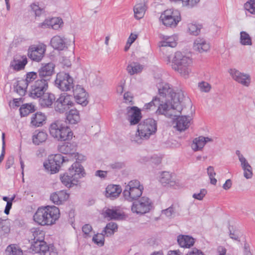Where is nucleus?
<instances>
[{
  "mask_svg": "<svg viewBox=\"0 0 255 255\" xmlns=\"http://www.w3.org/2000/svg\"><path fill=\"white\" fill-rule=\"evenodd\" d=\"M200 0H170L171 2H178L181 1L183 5L192 8L195 6Z\"/></svg>",
  "mask_w": 255,
  "mask_h": 255,
  "instance_id": "de8ad7c7",
  "label": "nucleus"
},
{
  "mask_svg": "<svg viewBox=\"0 0 255 255\" xmlns=\"http://www.w3.org/2000/svg\"><path fill=\"white\" fill-rule=\"evenodd\" d=\"M73 78L69 73L60 72L57 74L55 86L62 91H68L73 88Z\"/></svg>",
  "mask_w": 255,
  "mask_h": 255,
  "instance_id": "9b49d317",
  "label": "nucleus"
},
{
  "mask_svg": "<svg viewBox=\"0 0 255 255\" xmlns=\"http://www.w3.org/2000/svg\"><path fill=\"white\" fill-rule=\"evenodd\" d=\"M66 120L70 124H76L80 121L79 112L76 109H71L66 113Z\"/></svg>",
  "mask_w": 255,
  "mask_h": 255,
  "instance_id": "7c9ffc66",
  "label": "nucleus"
},
{
  "mask_svg": "<svg viewBox=\"0 0 255 255\" xmlns=\"http://www.w3.org/2000/svg\"><path fill=\"white\" fill-rule=\"evenodd\" d=\"M143 69V67L142 65L137 62H134L129 64L127 67V70L128 73L130 75H133L141 72Z\"/></svg>",
  "mask_w": 255,
  "mask_h": 255,
  "instance_id": "473e14b6",
  "label": "nucleus"
},
{
  "mask_svg": "<svg viewBox=\"0 0 255 255\" xmlns=\"http://www.w3.org/2000/svg\"><path fill=\"white\" fill-rule=\"evenodd\" d=\"M28 84H29L25 80V79H21L20 80L17 81L16 82H15L13 84V86H19V87H22L23 88L27 89Z\"/></svg>",
  "mask_w": 255,
  "mask_h": 255,
  "instance_id": "338daca9",
  "label": "nucleus"
},
{
  "mask_svg": "<svg viewBox=\"0 0 255 255\" xmlns=\"http://www.w3.org/2000/svg\"><path fill=\"white\" fill-rule=\"evenodd\" d=\"M198 87L201 91L206 93L209 92L211 89L210 85L207 82L204 81L199 83Z\"/></svg>",
  "mask_w": 255,
  "mask_h": 255,
  "instance_id": "5fc2aeb1",
  "label": "nucleus"
},
{
  "mask_svg": "<svg viewBox=\"0 0 255 255\" xmlns=\"http://www.w3.org/2000/svg\"><path fill=\"white\" fill-rule=\"evenodd\" d=\"M42 244L41 245V248L40 250L39 253H43L45 254L47 252H51V250H52V247L53 246H51V247L48 246L47 243L43 240V242H42Z\"/></svg>",
  "mask_w": 255,
  "mask_h": 255,
  "instance_id": "bf43d9fd",
  "label": "nucleus"
},
{
  "mask_svg": "<svg viewBox=\"0 0 255 255\" xmlns=\"http://www.w3.org/2000/svg\"><path fill=\"white\" fill-rule=\"evenodd\" d=\"M47 138V134L45 132L41 131L33 135L32 140L35 145H39L41 143L44 142Z\"/></svg>",
  "mask_w": 255,
  "mask_h": 255,
  "instance_id": "e433bc0d",
  "label": "nucleus"
},
{
  "mask_svg": "<svg viewBox=\"0 0 255 255\" xmlns=\"http://www.w3.org/2000/svg\"><path fill=\"white\" fill-rule=\"evenodd\" d=\"M244 176L246 179H250L252 177L253 173L252 171V167L250 165V168H244Z\"/></svg>",
  "mask_w": 255,
  "mask_h": 255,
  "instance_id": "0e129e2a",
  "label": "nucleus"
},
{
  "mask_svg": "<svg viewBox=\"0 0 255 255\" xmlns=\"http://www.w3.org/2000/svg\"><path fill=\"white\" fill-rule=\"evenodd\" d=\"M72 100L73 97L67 93L60 94L54 102L55 111L60 114L67 112L74 105Z\"/></svg>",
  "mask_w": 255,
  "mask_h": 255,
  "instance_id": "9d476101",
  "label": "nucleus"
},
{
  "mask_svg": "<svg viewBox=\"0 0 255 255\" xmlns=\"http://www.w3.org/2000/svg\"><path fill=\"white\" fill-rule=\"evenodd\" d=\"M122 189L119 185H109L106 188L105 196L111 199H114L119 196Z\"/></svg>",
  "mask_w": 255,
  "mask_h": 255,
  "instance_id": "5701e85b",
  "label": "nucleus"
},
{
  "mask_svg": "<svg viewBox=\"0 0 255 255\" xmlns=\"http://www.w3.org/2000/svg\"><path fill=\"white\" fill-rule=\"evenodd\" d=\"M193 47L195 50L202 53L207 51L210 48V46L204 39L197 38L194 41Z\"/></svg>",
  "mask_w": 255,
  "mask_h": 255,
  "instance_id": "cd10ccee",
  "label": "nucleus"
},
{
  "mask_svg": "<svg viewBox=\"0 0 255 255\" xmlns=\"http://www.w3.org/2000/svg\"><path fill=\"white\" fill-rule=\"evenodd\" d=\"M186 255H205V254L200 250L196 248H192L188 251Z\"/></svg>",
  "mask_w": 255,
  "mask_h": 255,
  "instance_id": "69168bd1",
  "label": "nucleus"
},
{
  "mask_svg": "<svg viewBox=\"0 0 255 255\" xmlns=\"http://www.w3.org/2000/svg\"><path fill=\"white\" fill-rule=\"evenodd\" d=\"M245 8L251 13L255 14V0H250L245 3Z\"/></svg>",
  "mask_w": 255,
  "mask_h": 255,
  "instance_id": "8fccbe9b",
  "label": "nucleus"
},
{
  "mask_svg": "<svg viewBox=\"0 0 255 255\" xmlns=\"http://www.w3.org/2000/svg\"><path fill=\"white\" fill-rule=\"evenodd\" d=\"M27 63V58L25 56H22V60L13 58L10 62L9 67L14 71H19L24 69Z\"/></svg>",
  "mask_w": 255,
  "mask_h": 255,
  "instance_id": "a878e982",
  "label": "nucleus"
},
{
  "mask_svg": "<svg viewBox=\"0 0 255 255\" xmlns=\"http://www.w3.org/2000/svg\"><path fill=\"white\" fill-rule=\"evenodd\" d=\"M42 242H43V240L32 241L30 247V249L32 251L34 252L35 253H40Z\"/></svg>",
  "mask_w": 255,
  "mask_h": 255,
  "instance_id": "3c124183",
  "label": "nucleus"
},
{
  "mask_svg": "<svg viewBox=\"0 0 255 255\" xmlns=\"http://www.w3.org/2000/svg\"><path fill=\"white\" fill-rule=\"evenodd\" d=\"M207 193V191L205 189H201L200 193H194L193 195V197L196 199L201 200L203 199L204 197Z\"/></svg>",
  "mask_w": 255,
  "mask_h": 255,
  "instance_id": "e2e57ef3",
  "label": "nucleus"
},
{
  "mask_svg": "<svg viewBox=\"0 0 255 255\" xmlns=\"http://www.w3.org/2000/svg\"><path fill=\"white\" fill-rule=\"evenodd\" d=\"M68 161V159L62 154H56L49 156L47 161L44 162L43 165L51 174H54L58 172L61 166Z\"/></svg>",
  "mask_w": 255,
  "mask_h": 255,
  "instance_id": "1a4fd4ad",
  "label": "nucleus"
},
{
  "mask_svg": "<svg viewBox=\"0 0 255 255\" xmlns=\"http://www.w3.org/2000/svg\"><path fill=\"white\" fill-rule=\"evenodd\" d=\"M193 61L189 56L180 51L175 53L172 60V68L185 78L189 77L192 72Z\"/></svg>",
  "mask_w": 255,
  "mask_h": 255,
  "instance_id": "f03ea898",
  "label": "nucleus"
},
{
  "mask_svg": "<svg viewBox=\"0 0 255 255\" xmlns=\"http://www.w3.org/2000/svg\"><path fill=\"white\" fill-rule=\"evenodd\" d=\"M46 120L47 117L44 113L37 112L31 117L30 127L33 128L41 127L46 123Z\"/></svg>",
  "mask_w": 255,
  "mask_h": 255,
  "instance_id": "a211bd4d",
  "label": "nucleus"
},
{
  "mask_svg": "<svg viewBox=\"0 0 255 255\" xmlns=\"http://www.w3.org/2000/svg\"><path fill=\"white\" fill-rule=\"evenodd\" d=\"M5 252L8 255H22V251L15 244L8 245L6 249Z\"/></svg>",
  "mask_w": 255,
  "mask_h": 255,
  "instance_id": "4c0bfd02",
  "label": "nucleus"
},
{
  "mask_svg": "<svg viewBox=\"0 0 255 255\" xmlns=\"http://www.w3.org/2000/svg\"><path fill=\"white\" fill-rule=\"evenodd\" d=\"M13 88L14 91L21 96H24L26 92H27V89L23 88L22 87H19V86H13Z\"/></svg>",
  "mask_w": 255,
  "mask_h": 255,
  "instance_id": "774afa93",
  "label": "nucleus"
},
{
  "mask_svg": "<svg viewBox=\"0 0 255 255\" xmlns=\"http://www.w3.org/2000/svg\"><path fill=\"white\" fill-rule=\"evenodd\" d=\"M118 228V225L114 222H110L107 224L102 232L107 237H110L114 234L117 231Z\"/></svg>",
  "mask_w": 255,
  "mask_h": 255,
  "instance_id": "72a5a7b5",
  "label": "nucleus"
},
{
  "mask_svg": "<svg viewBox=\"0 0 255 255\" xmlns=\"http://www.w3.org/2000/svg\"><path fill=\"white\" fill-rule=\"evenodd\" d=\"M71 89H73L74 97H78V95L82 93L83 92H86L84 88L79 85H77L76 87H75L73 84V88H72Z\"/></svg>",
  "mask_w": 255,
  "mask_h": 255,
  "instance_id": "6e6d98bb",
  "label": "nucleus"
},
{
  "mask_svg": "<svg viewBox=\"0 0 255 255\" xmlns=\"http://www.w3.org/2000/svg\"><path fill=\"white\" fill-rule=\"evenodd\" d=\"M177 45V42L173 37H167L160 42V46L175 47Z\"/></svg>",
  "mask_w": 255,
  "mask_h": 255,
  "instance_id": "a18cd8bd",
  "label": "nucleus"
},
{
  "mask_svg": "<svg viewBox=\"0 0 255 255\" xmlns=\"http://www.w3.org/2000/svg\"><path fill=\"white\" fill-rule=\"evenodd\" d=\"M2 232L3 235L7 234L10 232L9 223L6 220H3L0 218V232Z\"/></svg>",
  "mask_w": 255,
  "mask_h": 255,
  "instance_id": "37998d69",
  "label": "nucleus"
},
{
  "mask_svg": "<svg viewBox=\"0 0 255 255\" xmlns=\"http://www.w3.org/2000/svg\"><path fill=\"white\" fill-rule=\"evenodd\" d=\"M50 44L54 49L58 50H63L66 47L64 39L58 35L55 36L51 39Z\"/></svg>",
  "mask_w": 255,
  "mask_h": 255,
  "instance_id": "c85d7f7f",
  "label": "nucleus"
},
{
  "mask_svg": "<svg viewBox=\"0 0 255 255\" xmlns=\"http://www.w3.org/2000/svg\"><path fill=\"white\" fill-rule=\"evenodd\" d=\"M202 25L191 23L188 24V31L190 34L197 36L200 33Z\"/></svg>",
  "mask_w": 255,
  "mask_h": 255,
  "instance_id": "a19ab883",
  "label": "nucleus"
},
{
  "mask_svg": "<svg viewBox=\"0 0 255 255\" xmlns=\"http://www.w3.org/2000/svg\"><path fill=\"white\" fill-rule=\"evenodd\" d=\"M173 114L172 117H176V127L179 131H182L185 130L189 127V124L191 120V118L189 116H176Z\"/></svg>",
  "mask_w": 255,
  "mask_h": 255,
  "instance_id": "412c9836",
  "label": "nucleus"
},
{
  "mask_svg": "<svg viewBox=\"0 0 255 255\" xmlns=\"http://www.w3.org/2000/svg\"><path fill=\"white\" fill-rule=\"evenodd\" d=\"M60 217V211L55 206L39 207L33 216L35 222L41 226L54 224Z\"/></svg>",
  "mask_w": 255,
  "mask_h": 255,
  "instance_id": "f257e3e1",
  "label": "nucleus"
},
{
  "mask_svg": "<svg viewBox=\"0 0 255 255\" xmlns=\"http://www.w3.org/2000/svg\"><path fill=\"white\" fill-rule=\"evenodd\" d=\"M33 238L32 241L44 240L45 233L39 228H32L31 230Z\"/></svg>",
  "mask_w": 255,
  "mask_h": 255,
  "instance_id": "58836bf2",
  "label": "nucleus"
},
{
  "mask_svg": "<svg viewBox=\"0 0 255 255\" xmlns=\"http://www.w3.org/2000/svg\"><path fill=\"white\" fill-rule=\"evenodd\" d=\"M85 174L83 166L80 165L78 162H74L69 168L68 172L61 176L60 180L65 186L70 188L77 185L78 179L84 177Z\"/></svg>",
  "mask_w": 255,
  "mask_h": 255,
  "instance_id": "20e7f679",
  "label": "nucleus"
},
{
  "mask_svg": "<svg viewBox=\"0 0 255 255\" xmlns=\"http://www.w3.org/2000/svg\"><path fill=\"white\" fill-rule=\"evenodd\" d=\"M88 96L87 92H83L78 95V97H74V98L78 104L81 105L82 106H86L88 103Z\"/></svg>",
  "mask_w": 255,
  "mask_h": 255,
  "instance_id": "79ce46f5",
  "label": "nucleus"
},
{
  "mask_svg": "<svg viewBox=\"0 0 255 255\" xmlns=\"http://www.w3.org/2000/svg\"><path fill=\"white\" fill-rule=\"evenodd\" d=\"M229 72L233 79L239 83L247 87L249 86L251 77L249 74L242 73L236 69H230Z\"/></svg>",
  "mask_w": 255,
  "mask_h": 255,
  "instance_id": "f3484780",
  "label": "nucleus"
},
{
  "mask_svg": "<svg viewBox=\"0 0 255 255\" xmlns=\"http://www.w3.org/2000/svg\"><path fill=\"white\" fill-rule=\"evenodd\" d=\"M158 90V94L163 98L169 97L170 94L173 91L170 85L166 83H159L156 85Z\"/></svg>",
  "mask_w": 255,
  "mask_h": 255,
  "instance_id": "bb28decb",
  "label": "nucleus"
},
{
  "mask_svg": "<svg viewBox=\"0 0 255 255\" xmlns=\"http://www.w3.org/2000/svg\"><path fill=\"white\" fill-rule=\"evenodd\" d=\"M160 19L165 26L175 27L181 20L180 12L177 9H167L161 14Z\"/></svg>",
  "mask_w": 255,
  "mask_h": 255,
  "instance_id": "0eeeda50",
  "label": "nucleus"
},
{
  "mask_svg": "<svg viewBox=\"0 0 255 255\" xmlns=\"http://www.w3.org/2000/svg\"><path fill=\"white\" fill-rule=\"evenodd\" d=\"M157 107L155 114L156 115H164L166 117L172 118L173 114L170 113L169 110V106L167 102L164 103L161 101L157 96L154 97L152 100L144 105L143 109L146 110H154Z\"/></svg>",
  "mask_w": 255,
  "mask_h": 255,
  "instance_id": "423d86ee",
  "label": "nucleus"
},
{
  "mask_svg": "<svg viewBox=\"0 0 255 255\" xmlns=\"http://www.w3.org/2000/svg\"><path fill=\"white\" fill-rule=\"evenodd\" d=\"M35 111V106L31 103L23 104L19 108L20 115L21 117H26Z\"/></svg>",
  "mask_w": 255,
  "mask_h": 255,
  "instance_id": "2f4dec72",
  "label": "nucleus"
},
{
  "mask_svg": "<svg viewBox=\"0 0 255 255\" xmlns=\"http://www.w3.org/2000/svg\"><path fill=\"white\" fill-rule=\"evenodd\" d=\"M39 99V105L42 108H52L56 100L55 95L50 92H45Z\"/></svg>",
  "mask_w": 255,
  "mask_h": 255,
  "instance_id": "6ab92c4d",
  "label": "nucleus"
},
{
  "mask_svg": "<svg viewBox=\"0 0 255 255\" xmlns=\"http://www.w3.org/2000/svg\"><path fill=\"white\" fill-rule=\"evenodd\" d=\"M207 173L210 179V183L213 185H216L217 183V179L214 178L216 175V172L213 166H210L207 168Z\"/></svg>",
  "mask_w": 255,
  "mask_h": 255,
  "instance_id": "09e8293b",
  "label": "nucleus"
},
{
  "mask_svg": "<svg viewBox=\"0 0 255 255\" xmlns=\"http://www.w3.org/2000/svg\"><path fill=\"white\" fill-rule=\"evenodd\" d=\"M58 149L60 152L63 154H75L77 150V144L74 142H66L59 145Z\"/></svg>",
  "mask_w": 255,
  "mask_h": 255,
  "instance_id": "4be33fe9",
  "label": "nucleus"
},
{
  "mask_svg": "<svg viewBox=\"0 0 255 255\" xmlns=\"http://www.w3.org/2000/svg\"><path fill=\"white\" fill-rule=\"evenodd\" d=\"M153 208L151 200L146 197H142L139 200L133 202L131 207L133 213L144 214L149 212Z\"/></svg>",
  "mask_w": 255,
  "mask_h": 255,
  "instance_id": "f8f14e48",
  "label": "nucleus"
},
{
  "mask_svg": "<svg viewBox=\"0 0 255 255\" xmlns=\"http://www.w3.org/2000/svg\"><path fill=\"white\" fill-rule=\"evenodd\" d=\"M38 79V75L37 72H29L26 73L25 80L28 84L33 82L34 80Z\"/></svg>",
  "mask_w": 255,
  "mask_h": 255,
  "instance_id": "603ef678",
  "label": "nucleus"
},
{
  "mask_svg": "<svg viewBox=\"0 0 255 255\" xmlns=\"http://www.w3.org/2000/svg\"><path fill=\"white\" fill-rule=\"evenodd\" d=\"M46 46L43 43L30 45L28 49L27 55L32 61H40L44 57Z\"/></svg>",
  "mask_w": 255,
  "mask_h": 255,
  "instance_id": "4468645a",
  "label": "nucleus"
},
{
  "mask_svg": "<svg viewBox=\"0 0 255 255\" xmlns=\"http://www.w3.org/2000/svg\"><path fill=\"white\" fill-rule=\"evenodd\" d=\"M134 188H141V189H144L143 185H141L140 182L137 180H133L129 181L128 184L126 186L125 189Z\"/></svg>",
  "mask_w": 255,
  "mask_h": 255,
  "instance_id": "49530a36",
  "label": "nucleus"
},
{
  "mask_svg": "<svg viewBox=\"0 0 255 255\" xmlns=\"http://www.w3.org/2000/svg\"><path fill=\"white\" fill-rule=\"evenodd\" d=\"M160 182L164 186H174L175 185L174 178L169 172L163 171L160 175Z\"/></svg>",
  "mask_w": 255,
  "mask_h": 255,
  "instance_id": "c756f323",
  "label": "nucleus"
},
{
  "mask_svg": "<svg viewBox=\"0 0 255 255\" xmlns=\"http://www.w3.org/2000/svg\"><path fill=\"white\" fill-rule=\"evenodd\" d=\"M157 131V122L152 118H147L140 122L137 126V129L131 140L140 143L141 139H147L151 135Z\"/></svg>",
  "mask_w": 255,
  "mask_h": 255,
  "instance_id": "7ed1b4c3",
  "label": "nucleus"
},
{
  "mask_svg": "<svg viewBox=\"0 0 255 255\" xmlns=\"http://www.w3.org/2000/svg\"><path fill=\"white\" fill-rule=\"evenodd\" d=\"M58 196H59L60 200L62 203L63 202L66 201L69 197V195L66 191L64 190H60L57 192Z\"/></svg>",
  "mask_w": 255,
  "mask_h": 255,
  "instance_id": "052dcab7",
  "label": "nucleus"
},
{
  "mask_svg": "<svg viewBox=\"0 0 255 255\" xmlns=\"http://www.w3.org/2000/svg\"><path fill=\"white\" fill-rule=\"evenodd\" d=\"M50 199L51 201L54 204L57 205L61 204L62 203L60 200L59 196H58L57 192L53 193L51 194Z\"/></svg>",
  "mask_w": 255,
  "mask_h": 255,
  "instance_id": "680f3d73",
  "label": "nucleus"
},
{
  "mask_svg": "<svg viewBox=\"0 0 255 255\" xmlns=\"http://www.w3.org/2000/svg\"><path fill=\"white\" fill-rule=\"evenodd\" d=\"M92 231V227L90 224H85L82 227V232L84 234V237L86 238L90 237L89 234Z\"/></svg>",
  "mask_w": 255,
  "mask_h": 255,
  "instance_id": "4d7b16f0",
  "label": "nucleus"
},
{
  "mask_svg": "<svg viewBox=\"0 0 255 255\" xmlns=\"http://www.w3.org/2000/svg\"><path fill=\"white\" fill-rule=\"evenodd\" d=\"M139 3L135 4L133 8L134 17L137 19L142 18L144 15L147 6L145 0H138Z\"/></svg>",
  "mask_w": 255,
  "mask_h": 255,
  "instance_id": "b1692460",
  "label": "nucleus"
},
{
  "mask_svg": "<svg viewBox=\"0 0 255 255\" xmlns=\"http://www.w3.org/2000/svg\"><path fill=\"white\" fill-rule=\"evenodd\" d=\"M229 236L230 238H231L233 240H234L235 241L240 242V240L239 238V236L238 234V231L237 230H234L232 231V229H233V227H231V226H229Z\"/></svg>",
  "mask_w": 255,
  "mask_h": 255,
  "instance_id": "864d4df0",
  "label": "nucleus"
},
{
  "mask_svg": "<svg viewBox=\"0 0 255 255\" xmlns=\"http://www.w3.org/2000/svg\"><path fill=\"white\" fill-rule=\"evenodd\" d=\"M168 97L170 98V100H168L169 104H168L170 113H172L171 111L174 110H176L180 113L183 109L182 107L184 104V100L190 101V99L188 98H186L182 91L177 93L173 91Z\"/></svg>",
  "mask_w": 255,
  "mask_h": 255,
  "instance_id": "6e6552de",
  "label": "nucleus"
},
{
  "mask_svg": "<svg viewBox=\"0 0 255 255\" xmlns=\"http://www.w3.org/2000/svg\"><path fill=\"white\" fill-rule=\"evenodd\" d=\"M55 67V64L52 62L42 64L37 72L38 79L48 83L52 76L54 74Z\"/></svg>",
  "mask_w": 255,
  "mask_h": 255,
  "instance_id": "dca6fc26",
  "label": "nucleus"
},
{
  "mask_svg": "<svg viewBox=\"0 0 255 255\" xmlns=\"http://www.w3.org/2000/svg\"><path fill=\"white\" fill-rule=\"evenodd\" d=\"M240 43L243 45L252 44V38L247 32L243 31L240 32Z\"/></svg>",
  "mask_w": 255,
  "mask_h": 255,
  "instance_id": "ea45409f",
  "label": "nucleus"
},
{
  "mask_svg": "<svg viewBox=\"0 0 255 255\" xmlns=\"http://www.w3.org/2000/svg\"><path fill=\"white\" fill-rule=\"evenodd\" d=\"M143 190L141 188L124 189L123 194L125 199L131 202L138 199L142 195Z\"/></svg>",
  "mask_w": 255,
  "mask_h": 255,
  "instance_id": "aec40b11",
  "label": "nucleus"
},
{
  "mask_svg": "<svg viewBox=\"0 0 255 255\" xmlns=\"http://www.w3.org/2000/svg\"><path fill=\"white\" fill-rule=\"evenodd\" d=\"M49 129L51 135L58 140L65 141L72 138V131L63 121H56L52 123Z\"/></svg>",
  "mask_w": 255,
  "mask_h": 255,
  "instance_id": "39448f33",
  "label": "nucleus"
},
{
  "mask_svg": "<svg viewBox=\"0 0 255 255\" xmlns=\"http://www.w3.org/2000/svg\"><path fill=\"white\" fill-rule=\"evenodd\" d=\"M105 236H106V235H105L103 232L100 234V236L99 234L98 233L94 235L93 237L92 241L100 247H102L104 245Z\"/></svg>",
  "mask_w": 255,
  "mask_h": 255,
  "instance_id": "c03bdc74",
  "label": "nucleus"
},
{
  "mask_svg": "<svg viewBox=\"0 0 255 255\" xmlns=\"http://www.w3.org/2000/svg\"><path fill=\"white\" fill-rule=\"evenodd\" d=\"M205 144V137L200 136L193 140L192 147L194 151L200 150L203 148Z\"/></svg>",
  "mask_w": 255,
  "mask_h": 255,
  "instance_id": "c9c22d12",
  "label": "nucleus"
},
{
  "mask_svg": "<svg viewBox=\"0 0 255 255\" xmlns=\"http://www.w3.org/2000/svg\"><path fill=\"white\" fill-rule=\"evenodd\" d=\"M105 216L110 218L111 219L120 220L123 219L124 215L117 210L107 209L105 212Z\"/></svg>",
  "mask_w": 255,
  "mask_h": 255,
  "instance_id": "f704fd0d",
  "label": "nucleus"
},
{
  "mask_svg": "<svg viewBox=\"0 0 255 255\" xmlns=\"http://www.w3.org/2000/svg\"><path fill=\"white\" fill-rule=\"evenodd\" d=\"M177 242L182 248H190L194 245L195 239L188 235H180L178 236Z\"/></svg>",
  "mask_w": 255,
  "mask_h": 255,
  "instance_id": "393cba45",
  "label": "nucleus"
},
{
  "mask_svg": "<svg viewBox=\"0 0 255 255\" xmlns=\"http://www.w3.org/2000/svg\"><path fill=\"white\" fill-rule=\"evenodd\" d=\"M127 120L130 126L138 125L142 118L140 109L136 106L128 107L126 109Z\"/></svg>",
  "mask_w": 255,
  "mask_h": 255,
  "instance_id": "2eb2a0df",
  "label": "nucleus"
},
{
  "mask_svg": "<svg viewBox=\"0 0 255 255\" xmlns=\"http://www.w3.org/2000/svg\"><path fill=\"white\" fill-rule=\"evenodd\" d=\"M48 88L47 82L38 79L31 85L28 91V96L32 99H38L46 92Z\"/></svg>",
  "mask_w": 255,
  "mask_h": 255,
  "instance_id": "ddd939ff",
  "label": "nucleus"
},
{
  "mask_svg": "<svg viewBox=\"0 0 255 255\" xmlns=\"http://www.w3.org/2000/svg\"><path fill=\"white\" fill-rule=\"evenodd\" d=\"M109 167L114 170H119L125 167V163L124 162L116 161L109 164Z\"/></svg>",
  "mask_w": 255,
  "mask_h": 255,
  "instance_id": "13d9d810",
  "label": "nucleus"
}]
</instances>
